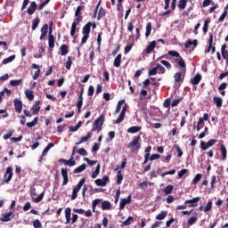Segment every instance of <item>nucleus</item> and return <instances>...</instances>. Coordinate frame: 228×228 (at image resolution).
I'll return each instance as SVG.
<instances>
[{"instance_id":"7ed1b4c3","label":"nucleus","mask_w":228,"mask_h":228,"mask_svg":"<svg viewBox=\"0 0 228 228\" xmlns=\"http://www.w3.org/2000/svg\"><path fill=\"white\" fill-rule=\"evenodd\" d=\"M102 124H104V115H101L98 118H96L93 124L92 131H102Z\"/></svg>"},{"instance_id":"2f4dec72","label":"nucleus","mask_w":228,"mask_h":228,"mask_svg":"<svg viewBox=\"0 0 228 228\" xmlns=\"http://www.w3.org/2000/svg\"><path fill=\"white\" fill-rule=\"evenodd\" d=\"M126 103V100H120L118 102L116 110H115V115L120 113V110H122V105Z\"/></svg>"},{"instance_id":"c756f323","label":"nucleus","mask_w":228,"mask_h":228,"mask_svg":"<svg viewBox=\"0 0 228 228\" xmlns=\"http://www.w3.org/2000/svg\"><path fill=\"white\" fill-rule=\"evenodd\" d=\"M84 170H86V164H82L77 168L73 170V174H81V172H84Z\"/></svg>"},{"instance_id":"052dcab7","label":"nucleus","mask_w":228,"mask_h":228,"mask_svg":"<svg viewBox=\"0 0 228 228\" xmlns=\"http://www.w3.org/2000/svg\"><path fill=\"white\" fill-rule=\"evenodd\" d=\"M159 71V74H165V72H167V70L165 69V67H163L161 64L158 63L157 64V70Z\"/></svg>"},{"instance_id":"69168bd1","label":"nucleus","mask_w":228,"mask_h":228,"mask_svg":"<svg viewBox=\"0 0 228 228\" xmlns=\"http://www.w3.org/2000/svg\"><path fill=\"white\" fill-rule=\"evenodd\" d=\"M225 17H227V11L224 9V12L219 17L218 21L224 22L225 20Z\"/></svg>"},{"instance_id":"b1692460","label":"nucleus","mask_w":228,"mask_h":228,"mask_svg":"<svg viewBox=\"0 0 228 228\" xmlns=\"http://www.w3.org/2000/svg\"><path fill=\"white\" fill-rule=\"evenodd\" d=\"M90 138H92V133H87V135L81 137L80 141L78 142H76L75 145H81V143H85V142H88Z\"/></svg>"},{"instance_id":"774afa93","label":"nucleus","mask_w":228,"mask_h":228,"mask_svg":"<svg viewBox=\"0 0 228 228\" xmlns=\"http://www.w3.org/2000/svg\"><path fill=\"white\" fill-rule=\"evenodd\" d=\"M133 216H129L127 217V219H126L124 222H123V224L125 225H131L133 224Z\"/></svg>"},{"instance_id":"a19ab883","label":"nucleus","mask_w":228,"mask_h":228,"mask_svg":"<svg viewBox=\"0 0 228 228\" xmlns=\"http://www.w3.org/2000/svg\"><path fill=\"white\" fill-rule=\"evenodd\" d=\"M106 16V11L104 8L101 7L98 12L97 20H101L103 17Z\"/></svg>"},{"instance_id":"de8ad7c7","label":"nucleus","mask_w":228,"mask_h":228,"mask_svg":"<svg viewBox=\"0 0 228 228\" xmlns=\"http://www.w3.org/2000/svg\"><path fill=\"white\" fill-rule=\"evenodd\" d=\"M38 124V117H36L32 122H28L26 124L27 127H35Z\"/></svg>"},{"instance_id":"393cba45","label":"nucleus","mask_w":228,"mask_h":228,"mask_svg":"<svg viewBox=\"0 0 228 228\" xmlns=\"http://www.w3.org/2000/svg\"><path fill=\"white\" fill-rule=\"evenodd\" d=\"M191 45H194V47H197V45H199V42L197 41V39L191 41V39H189L185 45H184V47L185 49H190V46Z\"/></svg>"},{"instance_id":"bb28decb","label":"nucleus","mask_w":228,"mask_h":228,"mask_svg":"<svg viewBox=\"0 0 228 228\" xmlns=\"http://www.w3.org/2000/svg\"><path fill=\"white\" fill-rule=\"evenodd\" d=\"M120 63H122V53H119L117 55V57L114 60V67H117V69H118V67H120Z\"/></svg>"},{"instance_id":"ea45409f","label":"nucleus","mask_w":228,"mask_h":228,"mask_svg":"<svg viewBox=\"0 0 228 228\" xmlns=\"http://www.w3.org/2000/svg\"><path fill=\"white\" fill-rule=\"evenodd\" d=\"M101 174V164L96 166V169L92 173V179H95Z\"/></svg>"},{"instance_id":"8fccbe9b","label":"nucleus","mask_w":228,"mask_h":228,"mask_svg":"<svg viewBox=\"0 0 228 228\" xmlns=\"http://www.w3.org/2000/svg\"><path fill=\"white\" fill-rule=\"evenodd\" d=\"M210 209H213V200H209L204 208L205 213L209 212Z\"/></svg>"},{"instance_id":"09e8293b","label":"nucleus","mask_w":228,"mask_h":228,"mask_svg":"<svg viewBox=\"0 0 228 228\" xmlns=\"http://www.w3.org/2000/svg\"><path fill=\"white\" fill-rule=\"evenodd\" d=\"M13 60H15V55H11L8 58H5L3 60V64L6 65L8 63H12V61H13Z\"/></svg>"},{"instance_id":"423d86ee","label":"nucleus","mask_w":228,"mask_h":228,"mask_svg":"<svg viewBox=\"0 0 228 228\" xmlns=\"http://www.w3.org/2000/svg\"><path fill=\"white\" fill-rule=\"evenodd\" d=\"M205 53H211V54H215V53H216V47L213 46V34L209 35L208 47L205 50Z\"/></svg>"},{"instance_id":"58836bf2","label":"nucleus","mask_w":228,"mask_h":228,"mask_svg":"<svg viewBox=\"0 0 228 228\" xmlns=\"http://www.w3.org/2000/svg\"><path fill=\"white\" fill-rule=\"evenodd\" d=\"M101 202H102V200L101 199H95L94 200H93L92 202L93 213H95V208H97V206H99Z\"/></svg>"},{"instance_id":"e2e57ef3","label":"nucleus","mask_w":228,"mask_h":228,"mask_svg":"<svg viewBox=\"0 0 228 228\" xmlns=\"http://www.w3.org/2000/svg\"><path fill=\"white\" fill-rule=\"evenodd\" d=\"M133 45H134V43H131L125 47V54H128V53H130L133 49Z\"/></svg>"},{"instance_id":"338daca9","label":"nucleus","mask_w":228,"mask_h":228,"mask_svg":"<svg viewBox=\"0 0 228 228\" xmlns=\"http://www.w3.org/2000/svg\"><path fill=\"white\" fill-rule=\"evenodd\" d=\"M33 227H34V228H42V223L40 222L39 219H36V220L33 222Z\"/></svg>"},{"instance_id":"a211bd4d","label":"nucleus","mask_w":228,"mask_h":228,"mask_svg":"<svg viewBox=\"0 0 228 228\" xmlns=\"http://www.w3.org/2000/svg\"><path fill=\"white\" fill-rule=\"evenodd\" d=\"M12 215H13V210H10L8 213H5L1 218V222H10L12 220Z\"/></svg>"},{"instance_id":"0e129e2a","label":"nucleus","mask_w":228,"mask_h":228,"mask_svg":"<svg viewBox=\"0 0 228 228\" xmlns=\"http://www.w3.org/2000/svg\"><path fill=\"white\" fill-rule=\"evenodd\" d=\"M77 152L80 154V156H88V152L85 148H80L79 150L77 151Z\"/></svg>"},{"instance_id":"4be33fe9","label":"nucleus","mask_w":228,"mask_h":228,"mask_svg":"<svg viewBox=\"0 0 228 228\" xmlns=\"http://www.w3.org/2000/svg\"><path fill=\"white\" fill-rule=\"evenodd\" d=\"M77 108L78 113H81V108H83V91H81L80 95L78 97V101L77 102Z\"/></svg>"},{"instance_id":"f257e3e1","label":"nucleus","mask_w":228,"mask_h":228,"mask_svg":"<svg viewBox=\"0 0 228 228\" xmlns=\"http://www.w3.org/2000/svg\"><path fill=\"white\" fill-rule=\"evenodd\" d=\"M95 29V28H97V24L95 22H92L89 21L87 22L82 28V40H81V45H83L84 44H86V41L88 40V38H90V30L92 29Z\"/></svg>"},{"instance_id":"473e14b6","label":"nucleus","mask_w":228,"mask_h":228,"mask_svg":"<svg viewBox=\"0 0 228 228\" xmlns=\"http://www.w3.org/2000/svg\"><path fill=\"white\" fill-rule=\"evenodd\" d=\"M221 54L223 59L228 58L227 45H223L221 46Z\"/></svg>"},{"instance_id":"5701e85b","label":"nucleus","mask_w":228,"mask_h":228,"mask_svg":"<svg viewBox=\"0 0 228 228\" xmlns=\"http://www.w3.org/2000/svg\"><path fill=\"white\" fill-rule=\"evenodd\" d=\"M71 213H72V209H71L70 208H67L65 209V218H66L65 224H70V220H71L70 216H71Z\"/></svg>"},{"instance_id":"13d9d810","label":"nucleus","mask_w":228,"mask_h":228,"mask_svg":"<svg viewBox=\"0 0 228 228\" xmlns=\"http://www.w3.org/2000/svg\"><path fill=\"white\" fill-rule=\"evenodd\" d=\"M160 63H162V65H164V67H166L167 70H170V69H172V64H170L168 61L162 60L160 61Z\"/></svg>"},{"instance_id":"f8f14e48","label":"nucleus","mask_w":228,"mask_h":228,"mask_svg":"<svg viewBox=\"0 0 228 228\" xmlns=\"http://www.w3.org/2000/svg\"><path fill=\"white\" fill-rule=\"evenodd\" d=\"M108 181H110V177L104 175L102 179H96L94 183L96 186H106V184H108Z\"/></svg>"},{"instance_id":"dca6fc26","label":"nucleus","mask_w":228,"mask_h":228,"mask_svg":"<svg viewBox=\"0 0 228 228\" xmlns=\"http://www.w3.org/2000/svg\"><path fill=\"white\" fill-rule=\"evenodd\" d=\"M213 102L216 104V108H222L224 104V99H222L220 96H214Z\"/></svg>"},{"instance_id":"a878e982","label":"nucleus","mask_w":228,"mask_h":228,"mask_svg":"<svg viewBox=\"0 0 228 228\" xmlns=\"http://www.w3.org/2000/svg\"><path fill=\"white\" fill-rule=\"evenodd\" d=\"M139 131H142V126H134L127 129V133H130V134H134L135 133H139Z\"/></svg>"},{"instance_id":"4c0bfd02","label":"nucleus","mask_w":228,"mask_h":228,"mask_svg":"<svg viewBox=\"0 0 228 228\" xmlns=\"http://www.w3.org/2000/svg\"><path fill=\"white\" fill-rule=\"evenodd\" d=\"M54 40L53 35L48 36V45L50 49H54Z\"/></svg>"},{"instance_id":"f704fd0d","label":"nucleus","mask_w":228,"mask_h":228,"mask_svg":"<svg viewBox=\"0 0 228 228\" xmlns=\"http://www.w3.org/2000/svg\"><path fill=\"white\" fill-rule=\"evenodd\" d=\"M165 195H170V193H172L174 191V185L169 184L167 186H166L163 190Z\"/></svg>"},{"instance_id":"4468645a","label":"nucleus","mask_w":228,"mask_h":228,"mask_svg":"<svg viewBox=\"0 0 228 228\" xmlns=\"http://www.w3.org/2000/svg\"><path fill=\"white\" fill-rule=\"evenodd\" d=\"M37 8H38L37 2H31L28 9L27 10V13L28 15H33V13H35V12H37Z\"/></svg>"},{"instance_id":"aec40b11","label":"nucleus","mask_w":228,"mask_h":228,"mask_svg":"<svg viewBox=\"0 0 228 228\" xmlns=\"http://www.w3.org/2000/svg\"><path fill=\"white\" fill-rule=\"evenodd\" d=\"M154 49H156V41H151L145 50L146 54H151Z\"/></svg>"},{"instance_id":"72a5a7b5","label":"nucleus","mask_w":228,"mask_h":228,"mask_svg":"<svg viewBox=\"0 0 228 228\" xmlns=\"http://www.w3.org/2000/svg\"><path fill=\"white\" fill-rule=\"evenodd\" d=\"M69 54V46L67 45H61V56H67Z\"/></svg>"},{"instance_id":"a18cd8bd","label":"nucleus","mask_w":228,"mask_h":228,"mask_svg":"<svg viewBox=\"0 0 228 228\" xmlns=\"http://www.w3.org/2000/svg\"><path fill=\"white\" fill-rule=\"evenodd\" d=\"M53 147H54V144L53 142H50L43 151L42 152V156H45V154H47V152H49V151H51V149H53Z\"/></svg>"},{"instance_id":"7c9ffc66","label":"nucleus","mask_w":228,"mask_h":228,"mask_svg":"<svg viewBox=\"0 0 228 228\" xmlns=\"http://www.w3.org/2000/svg\"><path fill=\"white\" fill-rule=\"evenodd\" d=\"M151 31H152V23L151 22H148L146 24V32H145L146 38H149V37H151Z\"/></svg>"},{"instance_id":"bf43d9fd","label":"nucleus","mask_w":228,"mask_h":228,"mask_svg":"<svg viewBox=\"0 0 228 228\" xmlns=\"http://www.w3.org/2000/svg\"><path fill=\"white\" fill-rule=\"evenodd\" d=\"M202 179V175L201 174H197L195 177L192 180V184H197Z\"/></svg>"},{"instance_id":"37998d69","label":"nucleus","mask_w":228,"mask_h":228,"mask_svg":"<svg viewBox=\"0 0 228 228\" xmlns=\"http://www.w3.org/2000/svg\"><path fill=\"white\" fill-rule=\"evenodd\" d=\"M122 181H124V175H122V171L119 170L117 173V184H122Z\"/></svg>"},{"instance_id":"c03bdc74","label":"nucleus","mask_w":228,"mask_h":228,"mask_svg":"<svg viewBox=\"0 0 228 228\" xmlns=\"http://www.w3.org/2000/svg\"><path fill=\"white\" fill-rule=\"evenodd\" d=\"M38 24H40V18L37 17L32 21V31H35L38 28Z\"/></svg>"},{"instance_id":"864d4df0","label":"nucleus","mask_w":228,"mask_h":228,"mask_svg":"<svg viewBox=\"0 0 228 228\" xmlns=\"http://www.w3.org/2000/svg\"><path fill=\"white\" fill-rule=\"evenodd\" d=\"M22 84V79H18V80H11L10 81V86H19V85Z\"/></svg>"},{"instance_id":"1a4fd4ad","label":"nucleus","mask_w":228,"mask_h":228,"mask_svg":"<svg viewBox=\"0 0 228 228\" xmlns=\"http://www.w3.org/2000/svg\"><path fill=\"white\" fill-rule=\"evenodd\" d=\"M175 63L183 70V76L186 72V62L184 61V59H183L182 56L175 60Z\"/></svg>"},{"instance_id":"2eb2a0df","label":"nucleus","mask_w":228,"mask_h":228,"mask_svg":"<svg viewBox=\"0 0 228 228\" xmlns=\"http://www.w3.org/2000/svg\"><path fill=\"white\" fill-rule=\"evenodd\" d=\"M131 202V195H128L127 199H121L119 203V209H124L127 204Z\"/></svg>"},{"instance_id":"6ab92c4d","label":"nucleus","mask_w":228,"mask_h":228,"mask_svg":"<svg viewBox=\"0 0 228 228\" xmlns=\"http://www.w3.org/2000/svg\"><path fill=\"white\" fill-rule=\"evenodd\" d=\"M200 81H202V75L198 73L191 79V85H199Z\"/></svg>"},{"instance_id":"9d476101","label":"nucleus","mask_w":228,"mask_h":228,"mask_svg":"<svg viewBox=\"0 0 228 228\" xmlns=\"http://www.w3.org/2000/svg\"><path fill=\"white\" fill-rule=\"evenodd\" d=\"M59 163H63L66 167H74L76 165V160H74V157H70L68 160L65 159H59Z\"/></svg>"},{"instance_id":"412c9836","label":"nucleus","mask_w":228,"mask_h":228,"mask_svg":"<svg viewBox=\"0 0 228 228\" xmlns=\"http://www.w3.org/2000/svg\"><path fill=\"white\" fill-rule=\"evenodd\" d=\"M102 211H110V209H111V202H110L109 200L102 201Z\"/></svg>"},{"instance_id":"0eeeda50","label":"nucleus","mask_w":228,"mask_h":228,"mask_svg":"<svg viewBox=\"0 0 228 228\" xmlns=\"http://www.w3.org/2000/svg\"><path fill=\"white\" fill-rule=\"evenodd\" d=\"M199 202H200V197H196L191 200H186L184 204H189L188 208H197Z\"/></svg>"},{"instance_id":"5fc2aeb1","label":"nucleus","mask_w":228,"mask_h":228,"mask_svg":"<svg viewBox=\"0 0 228 228\" xmlns=\"http://www.w3.org/2000/svg\"><path fill=\"white\" fill-rule=\"evenodd\" d=\"M77 23H72L71 25V29H70V36L74 37L76 35V30L77 29Z\"/></svg>"},{"instance_id":"3c124183","label":"nucleus","mask_w":228,"mask_h":228,"mask_svg":"<svg viewBox=\"0 0 228 228\" xmlns=\"http://www.w3.org/2000/svg\"><path fill=\"white\" fill-rule=\"evenodd\" d=\"M167 54H169V56H172L173 58H181V54H179V52L177 51H168Z\"/></svg>"},{"instance_id":"49530a36","label":"nucleus","mask_w":228,"mask_h":228,"mask_svg":"<svg viewBox=\"0 0 228 228\" xmlns=\"http://www.w3.org/2000/svg\"><path fill=\"white\" fill-rule=\"evenodd\" d=\"M25 95L29 101H33V99H35V94H33V91L26 90Z\"/></svg>"},{"instance_id":"ddd939ff","label":"nucleus","mask_w":228,"mask_h":228,"mask_svg":"<svg viewBox=\"0 0 228 228\" xmlns=\"http://www.w3.org/2000/svg\"><path fill=\"white\" fill-rule=\"evenodd\" d=\"M14 109L16 113H22V101L19 100V99H15L14 100Z\"/></svg>"},{"instance_id":"603ef678","label":"nucleus","mask_w":228,"mask_h":228,"mask_svg":"<svg viewBox=\"0 0 228 228\" xmlns=\"http://www.w3.org/2000/svg\"><path fill=\"white\" fill-rule=\"evenodd\" d=\"M72 67V57L69 56L68 61H66L65 68L67 70H70V68Z\"/></svg>"},{"instance_id":"f3484780","label":"nucleus","mask_w":228,"mask_h":228,"mask_svg":"<svg viewBox=\"0 0 228 228\" xmlns=\"http://www.w3.org/2000/svg\"><path fill=\"white\" fill-rule=\"evenodd\" d=\"M220 151L223 161H225L227 159V148L224 143L220 144Z\"/></svg>"},{"instance_id":"e433bc0d","label":"nucleus","mask_w":228,"mask_h":228,"mask_svg":"<svg viewBox=\"0 0 228 228\" xmlns=\"http://www.w3.org/2000/svg\"><path fill=\"white\" fill-rule=\"evenodd\" d=\"M175 83H180L183 79V71L176 72L174 75Z\"/></svg>"},{"instance_id":"f03ea898","label":"nucleus","mask_w":228,"mask_h":228,"mask_svg":"<svg viewBox=\"0 0 228 228\" xmlns=\"http://www.w3.org/2000/svg\"><path fill=\"white\" fill-rule=\"evenodd\" d=\"M140 140H142L140 135L134 136L133 141L128 143L127 148L132 149V152H134V151H140V149H142Z\"/></svg>"},{"instance_id":"4d7b16f0","label":"nucleus","mask_w":228,"mask_h":228,"mask_svg":"<svg viewBox=\"0 0 228 228\" xmlns=\"http://www.w3.org/2000/svg\"><path fill=\"white\" fill-rule=\"evenodd\" d=\"M85 183H86V178H82L78 183L77 184V186L75 188H77V190H81V188H83V185L85 184Z\"/></svg>"},{"instance_id":"c9c22d12","label":"nucleus","mask_w":228,"mask_h":228,"mask_svg":"<svg viewBox=\"0 0 228 228\" xmlns=\"http://www.w3.org/2000/svg\"><path fill=\"white\" fill-rule=\"evenodd\" d=\"M187 4H188V0H179L177 6L180 10H184Z\"/></svg>"},{"instance_id":"20e7f679","label":"nucleus","mask_w":228,"mask_h":228,"mask_svg":"<svg viewBox=\"0 0 228 228\" xmlns=\"http://www.w3.org/2000/svg\"><path fill=\"white\" fill-rule=\"evenodd\" d=\"M44 195H45V192H41L40 195H38L37 197V189L36 188H32L30 190V197L33 200V202H35L36 204H38V202H42V200L44 199Z\"/></svg>"},{"instance_id":"79ce46f5","label":"nucleus","mask_w":228,"mask_h":228,"mask_svg":"<svg viewBox=\"0 0 228 228\" xmlns=\"http://www.w3.org/2000/svg\"><path fill=\"white\" fill-rule=\"evenodd\" d=\"M168 213L167 211H161L159 215L156 216V220H165Z\"/></svg>"},{"instance_id":"6e6552de","label":"nucleus","mask_w":228,"mask_h":228,"mask_svg":"<svg viewBox=\"0 0 228 228\" xmlns=\"http://www.w3.org/2000/svg\"><path fill=\"white\" fill-rule=\"evenodd\" d=\"M12 177H13V169L11 167H9L6 168L4 183L11 182Z\"/></svg>"},{"instance_id":"c85d7f7f","label":"nucleus","mask_w":228,"mask_h":228,"mask_svg":"<svg viewBox=\"0 0 228 228\" xmlns=\"http://www.w3.org/2000/svg\"><path fill=\"white\" fill-rule=\"evenodd\" d=\"M33 114L38 115V112L40 111V101H37L35 104L32 107Z\"/></svg>"},{"instance_id":"6e6d98bb","label":"nucleus","mask_w":228,"mask_h":228,"mask_svg":"<svg viewBox=\"0 0 228 228\" xmlns=\"http://www.w3.org/2000/svg\"><path fill=\"white\" fill-rule=\"evenodd\" d=\"M77 193H79V189L75 187L72 191L71 200H76V199H77Z\"/></svg>"},{"instance_id":"9b49d317","label":"nucleus","mask_w":228,"mask_h":228,"mask_svg":"<svg viewBox=\"0 0 228 228\" xmlns=\"http://www.w3.org/2000/svg\"><path fill=\"white\" fill-rule=\"evenodd\" d=\"M126 111H127V104H126L119 114V117L116 119V124H120L124 121V118L126 117Z\"/></svg>"},{"instance_id":"cd10ccee","label":"nucleus","mask_w":228,"mask_h":228,"mask_svg":"<svg viewBox=\"0 0 228 228\" xmlns=\"http://www.w3.org/2000/svg\"><path fill=\"white\" fill-rule=\"evenodd\" d=\"M209 24H211V19L208 18L207 20H205L204 25H203L204 35H206V33H208V30L209 29Z\"/></svg>"},{"instance_id":"39448f33","label":"nucleus","mask_w":228,"mask_h":228,"mask_svg":"<svg viewBox=\"0 0 228 228\" xmlns=\"http://www.w3.org/2000/svg\"><path fill=\"white\" fill-rule=\"evenodd\" d=\"M216 142H217L216 139H210L208 140V142L204 141H200V148L201 149V151H208V149H209L210 147H213V145H215Z\"/></svg>"},{"instance_id":"680f3d73","label":"nucleus","mask_w":228,"mask_h":228,"mask_svg":"<svg viewBox=\"0 0 228 228\" xmlns=\"http://www.w3.org/2000/svg\"><path fill=\"white\" fill-rule=\"evenodd\" d=\"M149 76H156L158 74V67H154L148 71Z\"/></svg>"}]
</instances>
